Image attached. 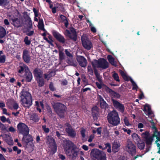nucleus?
I'll use <instances>...</instances> for the list:
<instances>
[{"label":"nucleus","instance_id":"c85d7f7f","mask_svg":"<svg viewBox=\"0 0 160 160\" xmlns=\"http://www.w3.org/2000/svg\"><path fill=\"white\" fill-rule=\"evenodd\" d=\"M55 75V72L54 71L49 72L44 74V78L47 80H48L51 77L54 76Z\"/></svg>","mask_w":160,"mask_h":160},{"label":"nucleus","instance_id":"6e6d98bb","mask_svg":"<svg viewBox=\"0 0 160 160\" xmlns=\"http://www.w3.org/2000/svg\"><path fill=\"white\" fill-rule=\"evenodd\" d=\"M124 122L126 125L129 126L131 125V124H130L128 119L126 118H125L124 119Z\"/></svg>","mask_w":160,"mask_h":160},{"label":"nucleus","instance_id":"58836bf2","mask_svg":"<svg viewBox=\"0 0 160 160\" xmlns=\"http://www.w3.org/2000/svg\"><path fill=\"white\" fill-rule=\"evenodd\" d=\"M38 85L40 87H42L43 86L44 84V80L42 78H39L36 79Z\"/></svg>","mask_w":160,"mask_h":160},{"label":"nucleus","instance_id":"2eb2a0df","mask_svg":"<svg viewBox=\"0 0 160 160\" xmlns=\"http://www.w3.org/2000/svg\"><path fill=\"white\" fill-rule=\"evenodd\" d=\"M77 59L81 67H84L87 66V60L84 57L82 56H78L77 57Z\"/></svg>","mask_w":160,"mask_h":160},{"label":"nucleus","instance_id":"c756f323","mask_svg":"<svg viewBox=\"0 0 160 160\" xmlns=\"http://www.w3.org/2000/svg\"><path fill=\"white\" fill-rule=\"evenodd\" d=\"M25 22L28 27L30 28H32V22L30 17L28 15L25 18Z\"/></svg>","mask_w":160,"mask_h":160},{"label":"nucleus","instance_id":"cd10ccee","mask_svg":"<svg viewBox=\"0 0 160 160\" xmlns=\"http://www.w3.org/2000/svg\"><path fill=\"white\" fill-rule=\"evenodd\" d=\"M132 138L133 141L135 143L141 142V138L136 133H133L132 135Z\"/></svg>","mask_w":160,"mask_h":160},{"label":"nucleus","instance_id":"69168bd1","mask_svg":"<svg viewBox=\"0 0 160 160\" xmlns=\"http://www.w3.org/2000/svg\"><path fill=\"white\" fill-rule=\"evenodd\" d=\"M0 120L3 122H5L6 121V118L4 116H1L0 117Z\"/></svg>","mask_w":160,"mask_h":160},{"label":"nucleus","instance_id":"f3484780","mask_svg":"<svg viewBox=\"0 0 160 160\" xmlns=\"http://www.w3.org/2000/svg\"><path fill=\"white\" fill-rule=\"evenodd\" d=\"M97 98L99 99L100 103V106L102 108L106 109L108 108V105L104 100L101 96L100 95H98Z\"/></svg>","mask_w":160,"mask_h":160},{"label":"nucleus","instance_id":"39448f33","mask_svg":"<svg viewBox=\"0 0 160 160\" xmlns=\"http://www.w3.org/2000/svg\"><path fill=\"white\" fill-rule=\"evenodd\" d=\"M91 155L97 160H106V153L98 149H94L91 151Z\"/></svg>","mask_w":160,"mask_h":160},{"label":"nucleus","instance_id":"c9c22d12","mask_svg":"<svg viewBox=\"0 0 160 160\" xmlns=\"http://www.w3.org/2000/svg\"><path fill=\"white\" fill-rule=\"evenodd\" d=\"M39 118L38 115L33 114H32L30 117V120H32L34 122H38Z\"/></svg>","mask_w":160,"mask_h":160},{"label":"nucleus","instance_id":"79ce46f5","mask_svg":"<svg viewBox=\"0 0 160 160\" xmlns=\"http://www.w3.org/2000/svg\"><path fill=\"white\" fill-rule=\"evenodd\" d=\"M129 80L131 81L132 85V89L137 90L138 88V86L136 84L131 78Z\"/></svg>","mask_w":160,"mask_h":160},{"label":"nucleus","instance_id":"4468645a","mask_svg":"<svg viewBox=\"0 0 160 160\" xmlns=\"http://www.w3.org/2000/svg\"><path fill=\"white\" fill-rule=\"evenodd\" d=\"M82 44L85 48L87 49H90L92 47V43L88 40H85L84 37H82Z\"/></svg>","mask_w":160,"mask_h":160},{"label":"nucleus","instance_id":"a211bd4d","mask_svg":"<svg viewBox=\"0 0 160 160\" xmlns=\"http://www.w3.org/2000/svg\"><path fill=\"white\" fill-rule=\"evenodd\" d=\"M22 139V142L26 144L32 142V137L28 134L27 135H23Z\"/></svg>","mask_w":160,"mask_h":160},{"label":"nucleus","instance_id":"473e14b6","mask_svg":"<svg viewBox=\"0 0 160 160\" xmlns=\"http://www.w3.org/2000/svg\"><path fill=\"white\" fill-rule=\"evenodd\" d=\"M6 31L2 27L0 26V38H2L6 35Z\"/></svg>","mask_w":160,"mask_h":160},{"label":"nucleus","instance_id":"c03bdc74","mask_svg":"<svg viewBox=\"0 0 160 160\" xmlns=\"http://www.w3.org/2000/svg\"><path fill=\"white\" fill-rule=\"evenodd\" d=\"M65 52L66 55L70 58H72L73 55L70 52V50L68 49H65Z\"/></svg>","mask_w":160,"mask_h":160},{"label":"nucleus","instance_id":"393cba45","mask_svg":"<svg viewBox=\"0 0 160 160\" xmlns=\"http://www.w3.org/2000/svg\"><path fill=\"white\" fill-rule=\"evenodd\" d=\"M66 132L68 133L69 136L71 137H74L76 135L75 131L72 128H68L66 129Z\"/></svg>","mask_w":160,"mask_h":160},{"label":"nucleus","instance_id":"a878e982","mask_svg":"<svg viewBox=\"0 0 160 160\" xmlns=\"http://www.w3.org/2000/svg\"><path fill=\"white\" fill-rule=\"evenodd\" d=\"M25 73L24 76V77L26 78L27 81L28 82H30L32 79V75L31 72H30L29 69L28 71L25 72Z\"/></svg>","mask_w":160,"mask_h":160},{"label":"nucleus","instance_id":"774afa93","mask_svg":"<svg viewBox=\"0 0 160 160\" xmlns=\"http://www.w3.org/2000/svg\"><path fill=\"white\" fill-rule=\"evenodd\" d=\"M4 24L6 26H8L10 24V22L7 19H5L4 20Z\"/></svg>","mask_w":160,"mask_h":160},{"label":"nucleus","instance_id":"9d476101","mask_svg":"<svg viewBox=\"0 0 160 160\" xmlns=\"http://www.w3.org/2000/svg\"><path fill=\"white\" fill-rule=\"evenodd\" d=\"M126 149L129 153L132 155H134L136 152V146L131 141H127Z\"/></svg>","mask_w":160,"mask_h":160},{"label":"nucleus","instance_id":"5fc2aeb1","mask_svg":"<svg viewBox=\"0 0 160 160\" xmlns=\"http://www.w3.org/2000/svg\"><path fill=\"white\" fill-rule=\"evenodd\" d=\"M122 130L124 132H127V134L128 135H130L132 131L130 129H127L125 128H123Z\"/></svg>","mask_w":160,"mask_h":160},{"label":"nucleus","instance_id":"f704fd0d","mask_svg":"<svg viewBox=\"0 0 160 160\" xmlns=\"http://www.w3.org/2000/svg\"><path fill=\"white\" fill-rule=\"evenodd\" d=\"M119 72L123 78L126 81H129L131 78L130 77L128 76L126 74L122 71L121 70H119Z\"/></svg>","mask_w":160,"mask_h":160},{"label":"nucleus","instance_id":"680f3d73","mask_svg":"<svg viewBox=\"0 0 160 160\" xmlns=\"http://www.w3.org/2000/svg\"><path fill=\"white\" fill-rule=\"evenodd\" d=\"M85 131L86 130L84 129H82L81 131V133L83 138H84L85 137Z\"/></svg>","mask_w":160,"mask_h":160},{"label":"nucleus","instance_id":"b1692460","mask_svg":"<svg viewBox=\"0 0 160 160\" xmlns=\"http://www.w3.org/2000/svg\"><path fill=\"white\" fill-rule=\"evenodd\" d=\"M42 72L40 69L36 68L34 71V74L36 79L42 78Z\"/></svg>","mask_w":160,"mask_h":160},{"label":"nucleus","instance_id":"bf43d9fd","mask_svg":"<svg viewBox=\"0 0 160 160\" xmlns=\"http://www.w3.org/2000/svg\"><path fill=\"white\" fill-rule=\"evenodd\" d=\"M49 88L51 91H54L55 90V89L53 86V84L52 82L50 83V84Z\"/></svg>","mask_w":160,"mask_h":160},{"label":"nucleus","instance_id":"0e129e2a","mask_svg":"<svg viewBox=\"0 0 160 160\" xmlns=\"http://www.w3.org/2000/svg\"><path fill=\"white\" fill-rule=\"evenodd\" d=\"M3 113L7 115L8 116H10V114L7 112V110L6 108H2Z\"/></svg>","mask_w":160,"mask_h":160},{"label":"nucleus","instance_id":"bb28decb","mask_svg":"<svg viewBox=\"0 0 160 160\" xmlns=\"http://www.w3.org/2000/svg\"><path fill=\"white\" fill-rule=\"evenodd\" d=\"M26 149L29 152H32L34 150V143L31 142L26 144Z\"/></svg>","mask_w":160,"mask_h":160},{"label":"nucleus","instance_id":"f03ea898","mask_svg":"<svg viewBox=\"0 0 160 160\" xmlns=\"http://www.w3.org/2000/svg\"><path fill=\"white\" fill-rule=\"evenodd\" d=\"M21 102L22 106L29 108L32 105V98L31 94L28 92L23 90L20 96Z\"/></svg>","mask_w":160,"mask_h":160},{"label":"nucleus","instance_id":"f8f14e48","mask_svg":"<svg viewBox=\"0 0 160 160\" xmlns=\"http://www.w3.org/2000/svg\"><path fill=\"white\" fill-rule=\"evenodd\" d=\"M66 33H67V35L71 39L74 41H76L77 40V35L76 31L72 27L70 28V31L67 30Z\"/></svg>","mask_w":160,"mask_h":160},{"label":"nucleus","instance_id":"de8ad7c7","mask_svg":"<svg viewBox=\"0 0 160 160\" xmlns=\"http://www.w3.org/2000/svg\"><path fill=\"white\" fill-rule=\"evenodd\" d=\"M155 142L159 149V150L158 152L160 154V138L158 139H157Z\"/></svg>","mask_w":160,"mask_h":160},{"label":"nucleus","instance_id":"a18cd8bd","mask_svg":"<svg viewBox=\"0 0 160 160\" xmlns=\"http://www.w3.org/2000/svg\"><path fill=\"white\" fill-rule=\"evenodd\" d=\"M44 39L45 40H46L52 46H53V44L52 43L53 41L52 40V39H51L50 38V39H48V38L45 37H44Z\"/></svg>","mask_w":160,"mask_h":160},{"label":"nucleus","instance_id":"13d9d810","mask_svg":"<svg viewBox=\"0 0 160 160\" xmlns=\"http://www.w3.org/2000/svg\"><path fill=\"white\" fill-rule=\"evenodd\" d=\"M138 129H141L144 128V124L142 123H139L138 125Z\"/></svg>","mask_w":160,"mask_h":160},{"label":"nucleus","instance_id":"2f4dec72","mask_svg":"<svg viewBox=\"0 0 160 160\" xmlns=\"http://www.w3.org/2000/svg\"><path fill=\"white\" fill-rule=\"evenodd\" d=\"M108 59L109 62L112 65L116 66L117 62L115 61L114 59L111 55L108 56Z\"/></svg>","mask_w":160,"mask_h":160},{"label":"nucleus","instance_id":"20e7f679","mask_svg":"<svg viewBox=\"0 0 160 160\" xmlns=\"http://www.w3.org/2000/svg\"><path fill=\"white\" fill-rule=\"evenodd\" d=\"M53 107L60 117L63 118L64 117L66 107L65 105L59 102L54 103L53 105Z\"/></svg>","mask_w":160,"mask_h":160},{"label":"nucleus","instance_id":"412c9836","mask_svg":"<svg viewBox=\"0 0 160 160\" xmlns=\"http://www.w3.org/2000/svg\"><path fill=\"white\" fill-rule=\"evenodd\" d=\"M121 146L120 143L119 142H114L112 145V151L114 152H117L119 150Z\"/></svg>","mask_w":160,"mask_h":160},{"label":"nucleus","instance_id":"423d86ee","mask_svg":"<svg viewBox=\"0 0 160 160\" xmlns=\"http://www.w3.org/2000/svg\"><path fill=\"white\" fill-rule=\"evenodd\" d=\"M92 64L94 68H100L106 69L108 66V62L103 58H100L98 60H94L92 62Z\"/></svg>","mask_w":160,"mask_h":160},{"label":"nucleus","instance_id":"f257e3e1","mask_svg":"<svg viewBox=\"0 0 160 160\" xmlns=\"http://www.w3.org/2000/svg\"><path fill=\"white\" fill-rule=\"evenodd\" d=\"M63 148L66 153L68 156H71L73 160L76 159L79 150L73 142L69 140H64Z\"/></svg>","mask_w":160,"mask_h":160},{"label":"nucleus","instance_id":"338daca9","mask_svg":"<svg viewBox=\"0 0 160 160\" xmlns=\"http://www.w3.org/2000/svg\"><path fill=\"white\" fill-rule=\"evenodd\" d=\"M60 18L61 19V20L63 22L67 20L66 17L62 15H60Z\"/></svg>","mask_w":160,"mask_h":160},{"label":"nucleus","instance_id":"aec40b11","mask_svg":"<svg viewBox=\"0 0 160 160\" xmlns=\"http://www.w3.org/2000/svg\"><path fill=\"white\" fill-rule=\"evenodd\" d=\"M23 58L24 61L26 63H29L30 60V57L29 55V52L27 50H24L23 52Z\"/></svg>","mask_w":160,"mask_h":160},{"label":"nucleus","instance_id":"603ef678","mask_svg":"<svg viewBox=\"0 0 160 160\" xmlns=\"http://www.w3.org/2000/svg\"><path fill=\"white\" fill-rule=\"evenodd\" d=\"M5 61V56L4 55L1 56L0 57V63H3Z\"/></svg>","mask_w":160,"mask_h":160},{"label":"nucleus","instance_id":"3c124183","mask_svg":"<svg viewBox=\"0 0 160 160\" xmlns=\"http://www.w3.org/2000/svg\"><path fill=\"white\" fill-rule=\"evenodd\" d=\"M6 142L9 145H12L13 143V140L11 137L7 140Z\"/></svg>","mask_w":160,"mask_h":160},{"label":"nucleus","instance_id":"ddd939ff","mask_svg":"<svg viewBox=\"0 0 160 160\" xmlns=\"http://www.w3.org/2000/svg\"><path fill=\"white\" fill-rule=\"evenodd\" d=\"M112 102L114 107L118 111L121 112H123L124 109V106L117 101L112 99Z\"/></svg>","mask_w":160,"mask_h":160},{"label":"nucleus","instance_id":"864d4df0","mask_svg":"<svg viewBox=\"0 0 160 160\" xmlns=\"http://www.w3.org/2000/svg\"><path fill=\"white\" fill-rule=\"evenodd\" d=\"M42 128L45 133H48L49 131V128H47L46 125H43L42 126Z\"/></svg>","mask_w":160,"mask_h":160},{"label":"nucleus","instance_id":"7c9ffc66","mask_svg":"<svg viewBox=\"0 0 160 160\" xmlns=\"http://www.w3.org/2000/svg\"><path fill=\"white\" fill-rule=\"evenodd\" d=\"M35 105L37 106V109L39 112H41V108L43 109L44 108V105L43 103L42 102H39L38 101H36L35 102Z\"/></svg>","mask_w":160,"mask_h":160},{"label":"nucleus","instance_id":"72a5a7b5","mask_svg":"<svg viewBox=\"0 0 160 160\" xmlns=\"http://www.w3.org/2000/svg\"><path fill=\"white\" fill-rule=\"evenodd\" d=\"M70 58V59H68L67 60V63L70 65L76 66L77 65V64L75 61L74 60L72 59V58Z\"/></svg>","mask_w":160,"mask_h":160},{"label":"nucleus","instance_id":"4d7b16f0","mask_svg":"<svg viewBox=\"0 0 160 160\" xmlns=\"http://www.w3.org/2000/svg\"><path fill=\"white\" fill-rule=\"evenodd\" d=\"M24 41L25 44L27 45H29L30 44V41L28 40V37H26L24 40Z\"/></svg>","mask_w":160,"mask_h":160},{"label":"nucleus","instance_id":"dca6fc26","mask_svg":"<svg viewBox=\"0 0 160 160\" xmlns=\"http://www.w3.org/2000/svg\"><path fill=\"white\" fill-rule=\"evenodd\" d=\"M52 33L55 38L59 42L64 43L65 42V39L63 36L55 31L53 30Z\"/></svg>","mask_w":160,"mask_h":160},{"label":"nucleus","instance_id":"e433bc0d","mask_svg":"<svg viewBox=\"0 0 160 160\" xmlns=\"http://www.w3.org/2000/svg\"><path fill=\"white\" fill-rule=\"evenodd\" d=\"M98 108L97 107H93L92 109V115L93 117H96L98 115Z\"/></svg>","mask_w":160,"mask_h":160},{"label":"nucleus","instance_id":"6e6552de","mask_svg":"<svg viewBox=\"0 0 160 160\" xmlns=\"http://www.w3.org/2000/svg\"><path fill=\"white\" fill-rule=\"evenodd\" d=\"M47 143L51 149L52 152V153H55L56 152L57 148L54 140L52 137L49 136L47 137Z\"/></svg>","mask_w":160,"mask_h":160},{"label":"nucleus","instance_id":"1a4fd4ad","mask_svg":"<svg viewBox=\"0 0 160 160\" xmlns=\"http://www.w3.org/2000/svg\"><path fill=\"white\" fill-rule=\"evenodd\" d=\"M17 128L19 133L23 135H27L29 133V129L25 124L23 123H20L17 125Z\"/></svg>","mask_w":160,"mask_h":160},{"label":"nucleus","instance_id":"ea45409f","mask_svg":"<svg viewBox=\"0 0 160 160\" xmlns=\"http://www.w3.org/2000/svg\"><path fill=\"white\" fill-rule=\"evenodd\" d=\"M137 144V146L140 149H143L145 147L144 142L141 140V142H138L136 143Z\"/></svg>","mask_w":160,"mask_h":160},{"label":"nucleus","instance_id":"49530a36","mask_svg":"<svg viewBox=\"0 0 160 160\" xmlns=\"http://www.w3.org/2000/svg\"><path fill=\"white\" fill-rule=\"evenodd\" d=\"M2 137L3 139L6 142H7V140H8V139L10 138L11 137L10 134H5L4 135L2 136Z\"/></svg>","mask_w":160,"mask_h":160},{"label":"nucleus","instance_id":"6ab92c4d","mask_svg":"<svg viewBox=\"0 0 160 160\" xmlns=\"http://www.w3.org/2000/svg\"><path fill=\"white\" fill-rule=\"evenodd\" d=\"M143 111L146 114L148 115H151L152 117L153 116V114L151 110L150 106L148 104H146L144 106Z\"/></svg>","mask_w":160,"mask_h":160},{"label":"nucleus","instance_id":"09e8293b","mask_svg":"<svg viewBox=\"0 0 160 160\" xmlns=\"http://www.w3.org/2000/svg\"><path fill=\"white\" fill-rule=\"evenodd\" d=\"M0 128L3 131L7 130V128L5 125H4L0 122Z\"/></svg>","mask_w":160,"mask_h":160},{"label":"nucleus","instance_id":"8fccbe9b","mask_svg":"<svg viewBox=\"0 0 160 160\" xmlns=\"http://www.w3.org/2000/svg\"><path fill=\"white\" fill-rule=\"evenodd\" d=\"M8 2L5 0H0V5H8Z\"/></svg>","mask_w":160,"mask_h":160},{"label":"nucleus","instance_id":"7ed1b4c3","mask_svg":"<svg viewBox=\"0 0 160 160\" xmlns=\"http://www.w3.org/2000/svg\"><path fill=\"white\" fill-rule=\"evenodd\" d=\"M107 119L109 123L113 126L118 125L120 122L118 113L116 110H113L108 114Z\"/></svg>","mask_w":160,"mask_h":160},{"label":"nucleus","instance_id":"4be33fe9","mask_svg":"<svg viewBox=\"0 0 160 160\" xmlns=\"http://www.w3.org/2000/svg\"><path fill=\"white\" fill-rule=\"evenodd\" d=\"M29 69L28 66L25 64L20 66L18 68V72L20 74H22L24 71L26 72Z\"/></svg>","mask_w":160,"mask_h":160},{"label":"nucleus","instance_id":"37998d69","mask_svg":"<svg viewBox=\"0 0 160 160\" xmlns=\"http://www.w3.org/2000/svg\"><path fill=\"white\" fill-rule=\"evenodd\" d=\"M112 76L115 80L117 82L119 81V77L117 73L115 72H114L112 74Z\"/></svg>","mask_w":160,"mask_h":160},{"label":"nucleus","instance_id":"4c0bfd02","mask_svg":"<svg viewBox=\"0 0 160 160\" xmlns=\"http://www.w3.org/2000/svg\"><path fill=\"white\" fill-rule=\"evenodd\" d=\"M38 27L40 29L44 30L43 22L42 19H39Z\"/></svg>","mask_w":160,"mask_h":160},{"label":"nucleus","instance_id":"0eeeda50","mask_svg":"<svg viewBox=\"0 0 160 160\" xmlns=\"http://www.w3.org/2000/svg\"><path fill=\"white\" fill-rule=\"evenodd\" d=\"M142 138L145 141L147 144H151L153 138L156 137L154 135V133L152 136H150V133L148 131H146L140 134Z\"/></svg>","mask_w":160,"mask_h":160},{"label":"nucleus","instance_id":"e2e57ef3","mask_svg":"<svg viewBox=\"0 0 160 160\" xmlns=\"http://www.w3.org/2000/svg\"><path fill=\"white\" fill-rule=\"evenodd\" d=\"M94 136L93 135H92L89 137V138L88 140L89 142H91L93 138H94Z\"/></svg>","mask_w":160,"mask_h":160},{"label":"nucleus","instance_id":"052dcab7","mask_svg":"<svg viewBox=\"0 0 160 160\" xmlns=\"http://www.w3.org/2000/svg\"><path fill=\"white\" fill-rule=\"evenodd\" d=\"M88 68L89 73L91 75L93 73V71L91 67L90 66H88Z\"/></svg>","mask_w":160,"mask_h":160},{"label":"nucleus","instance_id":"a19ab883","mask_svg":"<svg viewBox=\"0 0 160 160\" xmlns=\"http://www.w3.org/2000/svg\"><path fill=\"white\" fill-rule=\"evenodd\" d=\"M59 59L60 60H62L65 59V56L64 53L62 51H59Z\"/></svg>","mask_w":160,"mask_h":160},{"label":"nucleus","instance_id":"9b49d317","mask_svg":"<svg viewBox=\"0 0 160 160\" xmlns=\"http://www.w3.org/2000/svg\"><path fill=\"white\" fill-rule=\"evenodd\" d=\"M148 116V118H147L148 121L150 122L151 125H152V128L153 130V132H154V135L156 137L157 139H158L160 138V132H158L157 129L155 126V124L153 121V120L152 119V118L154 116V115L152 117L151 115Z\"/></svg>","mask_w":160,"mask_h":160},{"label":"nucleus","instance_id":"5701e85b","mask_svg":"<svg viewBox=\"0 0 160 160\" xmlns=\"http://www.w3.org/2000/svg\"><path fill=\"white\" fill-rule=\"evenodd\" d=\"M12 21V23L16 27H19L21 25V22L20 20L17 18H14L11 20Z\"/></svg>","mask_w":160,"mask_h":160}]
</instances>
